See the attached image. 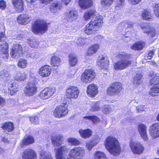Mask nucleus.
Masks as SVG:
<instances>
[{
  "label": "nucleus",
  "instance_id": "13d9d810",
  "mask_svg": "<svg viewBox=\"0 0 159 159\" xmlns=\"http://www.w3.org/2000/svg\"><path fill=\"white\" fill-rule=\"evenodd\" d=\"M68 142L71 145L76 146L80 144V141L78 140H68Z\"/></svg>",
  "mask_w": 159,
  "mask_h": 159
},
{
  "label": "nucleus",
  "instance_id": "f257e3e1",
  "mask_svg": "<svg viewBox=\"0 0 159 159\" xmlns=\"http://www.w3.org/2000/svg\"><path fill=\"white\" fill-rule=\"evenodd\" d=\"M68 150L65 146L57 149L56 153L57 159H82L84 153V150L81 148L76 147L71 149L68 157Z\"/></svg>",
  "mask_w": 159,
  "mask_h": 159
},
{
  "label": "nucleus",
  "instance_id": "c85d7f7f",
  "mask_svg": "<svg viewBox=\"0 0 159 159\" xmlns=\"http://www.w3.org/2000/svg\"><path fill=\"white\" fill-rule=\"evenodd\" d=\"M99 48V46L98 44H95L91 45L88 48L87 55L90 56L96 53Z\"/></svg>",
  "mask_w": 159,
  "mask_h": 159
},
{
  "label": "nucleus",
  "instance_id": "774afa93",
  "mask_svg": "<svg viewBox=\"0 0 159 159\" xmlns=\"http://www.w3.org/2000/svg\"><path fill=\"white\" fill-rule=\"evenodd\" d=\"M70 0H61L62 2L65 5H67L70 2Z\"/></svg>",
  "mask_w": 159,
  "mask_h": 159
},
{
  "label": "nucleus",
  "instance_id": "9d476101",
  "mask_svg": "<svg viewBox=\"0 0 159 159\" xmlns=\"http://www.w3.org/2000/svg\"><path fill=\"white\" fill-rule=\"evenodd\" d=\"M129 146L133 152L136 154L142 153L144 150V148L142 145L139 142L130 141Z\"/></svg>",
  "mask_w": 159,
  "mask_h": 159
},
{
  "label": "nucleus",
  "instance_id": "49530a36",
  "mask_svg": "<svg viewBox=\"0 0 159 159\" xmlns=\"http://www.w3.org/2000/svg\"><path fill=\"white\" fill-rule=\"evenodd\" d=\"M34 140H22L21 142L20 146L21 148L23 147L24 146L33 143Z\"/></svg>",
  "mask_w": 159,
  "mask_h": 159
},
{
  "label": "nucleus",
  "instance_id": "4be33fe9",
  "mask_svg": "<svg viewBox=\"0 0 159 159\" xmlns=\"http://www.w3.org/2000/svg\"><path fill=\"white\" fill-rule=\"evenodd\" d=\"M87 93L89 97H95L98 93L97 86L93 84L89 85L87 88Z\"/></svg>",
  "mask_w": 159,
  "mask_h": 159
},
{
  "label": "nucleus",
  "instance_id": "1a4fd4ad",
  "mask_svg": "<svg viewBox=\"0 0 159 159\" xmlns=\"http://www.w3.org/2000/svg\"><path fill=\"white\" fill-rule=\"evenodd\" d=\"M79 93V90L76 86H70L67 88L66 90V96L67 98L70 100L77 99Z\"/></svg>",
  "mask_w": 159,
  "mask_h": 159
},
{
  "label": "nucleus",
  "instance_id": "72a5a7b5",
  "mask_svg": "<svg viewBox=\"0 0 159 159\" xmlns=\"http://www.w3.org/2000/svg\"><path fill=\"white\" fill-rule=\"evenodd\" d=\"M83 120L86 121L87 120L91 121L93 124H97L100 121L99 118L95 116H89L84 117Z\"/></svg>",
  "mask_w": 159,
  "mask_h": 159
},
{
  "label": "nucleus",
  "instance_id": "2eb2a0df",
  "mask_svg": "<svg viewBox=\"0 0 159 159\" xmlns=\"http://www.w3.org/2000/svg\"><path fill=\"white\" fill-rule=\"evenodd\" d=\"M31 20V16L27 14H20L17 18L18 23L21 25H26L29 23Z\"/></svg>",
  "mask_w": 159,
  "mask_h": 159
},
{
  "label": "nucleus",
  "instance_id": "37998d69",
  "mask_svg": "<svg viewBox=\"0 0 159 159\" xmlns=\"http://www.w3.org/2000/svg\"><path fill=\"white\" fill-rule=\"evenodd\" d=\"M95 159H106L107 157L104 153L100 151H97L94 154Z\"/></svg>",
  "mask_w": 159,
  "mask_h": 159
},
{
  "label": "nucleus",
  "instance_id": "ea45409f",
  "mask_svg": "<svg viewBox=\"0 0 159 159\" xmlns=\"http://www.w3.org/2000/svg\"><path fill=\"white\" fill-rule=\"evenodd\" d=\"M98 142V140H89L86 143V147L89 150H90L93 146L96 145Z\"/></svg>",
  "mask_w": 159,
  "mask_h": 159
},
{
  "label": "nucleus",
  "instance_id": "423d86ee",
  "mask_svg": "<svg viewBox=\"0 0 159 159\" xmlns=\"http://www.w3.org/2000/svg\"><path fill=\"white\" fill-rule=\"evenodd\" d=\"M23 54L24 56H25L27 58L30 57L32 58L35 57L34 53H30L29 52H24L23 53L22 52V49L21 46L18 44H16L14 48L12 49L11 54V55L13 58L15 59H18L19 57H20L21 55Z\"/></svg>",
  "mask_w": 159,
  "mask_h": 159
},
{
  "label": "nucleus",
  "instance_id": "aec40b11",
  "mask_svg": "<svg viewBox=\"0 0 159 159\" xmlns=\"http://www.w3.org/2000/svg\"><path fill=\"white\" fill-rule=\"evenodd\" d=\"M116 6L121 7L124 4L125 0H117ZM114 0H101V4L102 6L104 7H107L110 6L113 3Z\"/></svg>",
  "mask_w": 159,
  "mask_h": 159
},
{
  "label": "nucleus",
  "instance_id": "39448f33",
  "mask_svg": "<svg viewBox=\"0 0 159 159\" xmlns=\"http://www.w3.org/2000/svg\"><path fill=\"white\" fill-rule=\"evenodd\" d=\"M48 26L44 21L38 20L36 21L32 26V31L36 34H43L45 33Z\"/></svg>",
  "mask_w": 159,
  "mask_h": 159
},
{
  "label": "nucleus",
  "instance_id": "412c9836",
  "mask_svg": "<svg viewBox=\"0 0 159 159\" xmlns=\"http://www.w3.org/2000/svg\"><path fill=\"white\" fill-rule=\"evenodd\" d=\"M150 136L153 139L159 137V124L155 123L150 127L149 131Z\"/></svg>",
  "mask_w": 159,
  "mask_h": 159
},
{
  "label": "nucleus",
  "instance_id": "7c9ffc66",
  "mask_svg": "<svg viewBox=\"0 0 159 159\" xmlns=\"http://www.w3.org/2000/svg\"><path fill=\"white\" fill-rule=\"evenodd\" d=\"M13 76L14 79L16 80L23 81L26 78L27 75L24 72L18 71L15 73Z\"/></svg>",
  "mask_w": 159,
  "mask_h": 159
},
{
  "label": "nucleus",
  "instance_id": "5701e85b",
  "mask_svg": "<svg viewBox=\"0 0 159 159\" xmlns=\"http://www.w3.org/2000/svg\"><path fill=\"white\" fill-rule=\"evenodd\" d=\"M78 12L75 10H72L66 12V17L69 21H75L78 17Z\"/></svg>",
  "mask_w": 159,
  "mask_h": 159
},
{
  "label": "nucleus",
  "instance_id": "a18cd8bd",
  "mask_svg": "<svg viewBox=\"0 0 159 159\" xmlns=\"http://www.w3.org/2000/svg\"><path fill=\"white\" fill-rule=\"evenodd\" d=\"M30 46L32 48H38L39 46V42L35 39H30L28 42Z\"/></svg>",
  "mask_w": 159,
  "mask_h": 159
},
{
  "label": "nucleus",
  "instance_id": "c756f323",
  "mask_svg": "<svg viewBox=\"0 0 159 159\" xmlns=\"http://www.w3.org/2000/svg\"><path fill=\"white\" fill-rule=\"evenodd\" d=\"M79 133L81 137L85 139L89 138L92 135V130L90 129H80L79 130Z\"/></svg>",
  "mask_w": 159,
  "mask_h": 159
},
{
  "label": "nucleus",
  "instance_id": "5fc2aeb1",
  "mask_svg": "<svg viewBox=\"0 0 159 159\" xmlns=\"http://www.w3.org/2000/svg\"><path fill=\"white\" fill-rule=\"evenodd\" d=\"M155 52L154 51H149L148 52L146 55L145 56V59H151L154 55Z\"/></svg>",
  "mask_w": 159,
  "mask_h": 159
},
{
  "label": "nucleus",
  "instance_id": "20e7f679",
  "mask_svg": "<svg viewBox=\"0 0 159 159\" xmlns=\"http://www.w3.org/2000/svg\"><path fill=\"white\" fill-rule=\"evenodd\" d=\"M106 148L112 155H118L121 150L118 140H106L105 142Z\"/></svg>",
  "mask_w": 159,
  "mask_h": 159
},
{
  "label": "nucleus",
  "instance_id": "7ed1b4c3",
  "mask_svg": "<svg viewBox=\"0 0 159 159\" xmlns=\"http://www.w3.org/2000/svg\"><path fill=\"white\" fill-rule=\"evenodd\" d=\"M103 22L102 16H97L86 25L84 30L85 33L89 35L95 34L102 26Z\"/></svg>",
  "mask_w": 159,
  "mask_h": 159
},
{
  "label": "nucleus",
  "instance_id": "603ef678",
  "mask_svg": "<svg viewBox=\"0 0 159 159\" xmlns=\"http://www.w3.org/2000/svg\"><path fill=\"white\" fill-rule=\"evenodd\" d=\"M87 42V39L84 38H79L78 39L77 43L78 45L82 46L84 45V44Z\"/></svg>",
  "mask_w": 159,
  "mask_h": 159
},
{
  "label": "nucleus",
  "instance_id": "6e6552de",
  "mask_svg": "<svg viewBox=\"0 0 159 159\" xmlns=\"http://www.w3.org/2000/svg\"><path fill=\"white\" fill-rule=\"evenodd\" d=\"M95 75V73L93 70L87 69L81 75V81L84 83L91 82L94 80Z\"/></svg>",
  "mask_w": 159,
  "mask_h": 159
},
{
  "label": "nucleus",
  "instance_id": "f704fd0d",
  "mask_svg": "<svg viewBox=\"0 0 159 159\" xmlns=\"http://www.w3.org/2000/svg\"><path fill=\"white\" fill-rule=\"evenodd\" d=\"M61 62L60 58L58 57L53 56L51 58V63L52 66L58 67L61 65Z\"/></svg>",
  "mask_w": 159,
  "mask_h": 159
},
{
  "label": "nucleus",
  "instance_id": "8fccbe9b",
  "mask_svg": "<svg viewBox=\"0 0 159 159\" xmlns=\"http://www.w3.org/2000/svg\"><path fill=\"white\" fill-rule=\"evenodd\" d=\"M18 90V86L15 83H13L11 86V95L15 94Z\"/></svg>",
  "mask_w": 159,
  "mask_h": 159
},
{
  "label": "nucleus",
  "instance_id": "e433bc0d",
  "mask_svg": "<svg viewBox=\"0 0 159 159\" xmlns=\"http://www.w3.org/2000/svg\"><path fill=\"white\" fill-rule=\"evenodd\" d=\"M132 23L131 22H123L120 23L118 26V28L120 30L132 28Z\"/></svg>",
  "mask_w": 159,
  "mask_h": 159
},
{
  "label": "nucleus",
  "instance_id": "a211bd4d",
  "mask_svg": "<svg viewBox=\"0 0 159 159\" xmlns=\"http://www.w3.org/2000/svg\"><path fill=\"white\" fill-rule=\"evenodd\" d=\"M97 64L102 69H107L109 65V60L107 57H105L102 56H100L98 58Z\"/></svg>",
  "mask_w": 159,
  "mask_h": 159
},
{
  "label": "nucleus",
  "instance_id": "69168bd1",
  "mask_svg": "<svg viewBox=\"0 0 159 159\" xmlns=\"http://www.w3.org/2000/svg\"><path fill=\"white\" fill-rule=\"evenodd\" d=\"M6 39L5 35L3 33L0 34V42L5 40Z\"/></svg>",
  "mask_w": 159,
  "mask_h": 159
},
{
  "label": "nucleus",
  "instance_id": "c9c22d12",
  "mask_svg": "<svg viewBox=\"0 0 159 159\" xmlns=\"http://www.w3.org/2000/svg\"><path fill=\"white\" fill-rule=\"evenodd\" d=\"M142 16L143 20H150L152 17L151 11L149 10L145 9L142 11Z\"/></svg>",
  "mask_w": 159,
  "mask_h": 159
},
{
  "label": "nucleus",
  "instance_id": "4c0bfd02",
  "mask_svg": "<svg viewBox=\"0 0 159 159\" xmlns=\"http://www.w3.org/2000/svg\"><path fill=\"white\" fill-rule=\"evenodd\" d=\"M100 104L99 102H94L91 103L90 110L92 112L98 111L100 110Z\"/></svg>",
  "mask_w": 159,
  "mask_h": 159
},
{
  "label": "nucleus",
  "instance_id": "4d7b16f0",
  "mask_svg": "<svg viewBox=\"0 0 159 159\" xmlns=\"http://www.w3.org/2000/svg\"><path fill=\"white\" fill-rule=\"evenodd\" d=\"M136 109L137 112H142L144 111L146 109V108L144 106L141 105L139 106L136 107Z\"/></svg>",
  "mask_w": 159,
  "mask_h": 159
},
{
  "label": "nucleus",
  "instance_id": "bf43d9fd",
  "mask_svg": "<svg viewBox=\"0 0 159 159\" xmlns=\"http://www.w3.org/2000/svg\"><path fill=\"white\" fill-rule=\"evenodd\" d=\"M30 120L33 124H37L39 122V118L37 116L30 117Z\"/></svg>",
  "mask_w": 159,
  "mask_h": 159
},
{
  "label": "nucleus",
  "instance_id": "338daca9",
  "mask_svg": "<svg viewBox=\"0 0 159 159\" xmlns=\"http://www.w3.org/2000/svg\"><path fill=\"white\" fill-rule=\"evenodd\" d=\"M24 139H34L33 137L30 134L26 135Z\"/></svg>",
  "mask_w": 159,
  "mask_h": 159
},
{
  "label": "nucleus",
  "instance_id": "6e6d98bb",
  "mask_svg": "<svg viewBox=\"0 0 159 159\" xmlns=\"http://www.w3.org/2000/svg\"><path fill=\"white\" fill-rule=\"evenodd\" d=\"M52 143L54 146H58L62 144V142L61 140H52Z\"/></svg>",
  "mask_w": 159,
  "mask_h": 159
},
{
  "label": "nucleus",
  "instance_id": "a19ab883",
  "mask_svg": "<svg viewBox=\"0 0 159 159\" xmlns=\"http://www.w3.org/2000/svg\"><path fill=\"white\" fill-rule=\"evenodd\" d=\"M28 64V62L26 60L22 59L19 60L18 63V66L20 68L24 69L27 67Z\"/></svg>",
  "mask_w": 159,
  "mask_h": 159
},
{
  "label": "nucleus",
  "instance_id": "6ab92c4d",
  "mask_svg": "<svg viewBox=\"0 0 159 159\" xmlns=\"http://www.w3.org/2000/svg\"><path fill=\"white\" fill-rule=\"evenodd\" d=\"M52 72L50 66L46 65L40 68L39 70V74L42 77H48L50 76Z\"/></svg>",
  "mask_w": 159,
  "mask_h": 159
},
{
  "label": "nucleus",
  "instance_id": "ddd939ff",
  "mask_svg": "<svg viewBox=\"0 0 159 159\" xmlns=\"http://www.w3.org/2000/svg\"><path fill=\"white\" fill-rule=\"evenodd\" d=\"M37 91V88L35 84L33 83L29 82L25 87L24 92L26 95L30 96L34 95Z\"/></svg>",
  "mask_w": 159,
  "mask_h": 159
},
{
  "label": "nucleus",
  "instance_id": "09e8293b",
  "mask_svg": "<svg viewBox=\"0 0 159 159\" xmlns=\"http://www.w3.org/2000/svg\"><path fill=\"white\" fill-rule=\"evenodd\" d=\"M141 75L137 74L135 76L134 78V84H139L141 83L142 80Z\"/></svg>",
  "mask_w": 159,
  "mask_h": 159
},
{
  "label": "nucleus",
  "instance_id": "79ce46f5",
  "mask_svg": "<svg viewBox=\"0 0 159 159\" xmlns=\"http://www.w3.org/2000/svg\"><path fill=\"white\" fill-rule=\"evenodd\" d=\"M40 159H53L50 153L45 151L41 152Z\"/></svg>",
  "mask_w": 159,
  "mask_h": 159
},
{
  "label": "nucleus",
  "instance_id": "dca6fc26",
  "mask_svg": "<svg viewBox=\"0 0 159 159\" xmlns=\"http://www.w3.org/2000/svg\"><path fill=\"white\" fill-rule=\"evenodd\" d=\"M62 5L58 2H55L52 3L50 7V10L52 14L54 16L58 15L61 10Z\"/></svg>",
  "mask_w": 159,
  "mask_h": 159
},
{
  "label": "nucleus",
  "instance_id": "cd10ccee",
  "mask_svg": "<svg viewBox=\"0 0 159 159\" xmlns=\"http://www.w3.org/2000/svg\"><path fill=\"white\" fill-rule=\"evenodd\" d=\"M97 12L94 9L91 10L87 11L84 15V18L85 20L88 21L92 18H93L96 16Z\"/></svg>",
  "mask_w": 159,
  "mask_h": 159
},
{
  "label": "nucleus",
  "instance_id": "3c124183",
  "mask_svg": "<svg viewBox=\"0 0 159 159\" xmlns=\"http://www.w3.org/2000/svg\"><path fill=\"white\" fill-rule=\"evenodd\" d=\"M2 127L4 130V132H6V134L7 133L10 131V123L6 122L3 124Z\"/></svg>",
  "mask_w": 159,
  "mask_h": 159
},
{
  "label": "nucleus",
  "instance_id": "e2e57ef3",
  "mask_svg": "<svg viewBox=\"0 0 159 159\" xmlns=\"http://www.w3.org/2000/svg\"><path fill=\"white\" fill-rule=\"evenodd\" d=\"M3 75H4V76H3L2 75H1L2 76L1 78H3L5 81H8L10 79V76H8V75L6 73H5Z\"/></svg>",
  "mask_w": 159,
  "mask_h": 159
},
{
  "label": "nucleus",
  "instance_id": "f8f14e48",
  "mask_svg": "<svg viewBox=\"0 0 159 159\" xmlns=\"http://www.w3.org/2000/svg\"><path fill=\"white\" fill-rule=\"evenodd\" d=\"M68 111V109L66 107L60 105L55 109L53 112V115L57 117L61 118L66 116Z\"/></svg>",
  "mask_w": 159,
  "mask_h": 159
},
{
  "label": "nucleus",
  "instance_id": "f03ea898",
  "mask_svg": "<svg viewBox=\"0 0 159 159\" xmlns=\"http://www.w3.org/2000/svg\"><path fill=\"white\" fill-rule=\"evenodd\" d=\"M116 57L120 61L113 64L114 69L116 70H122L126 68L132 63L129 60L132 58V55L125 52H121L117 55Z\"/></svg>",
  "mask_w": 159,
  "mask_h": 159
},
{
  "label": "nucleus",
  "instance_id": "de8ad7c7",
  "mask_svg": "<svg viewBox=\"0 0 159 159\" xmlns=\"http://www.w3.org/2000/svg\"><path fill=\"white\" fill-rule=\"evenodd\" d=\"M102 111L104 114H109L111 113L112 109L109 105H105L103 107Z\"/></svg>",
  "mask_w": 159,
  "mask_h": 159
},
{
  "label": "nucleus",
  "instance_id": "a878e982",
  "mask_svg": "<svg viewBox=\"0 0 159 159\" xmlns=\"http://www.w3.org/2000/svg\"><path fill=\"white\" fill-rule=\"evenodd\" d=\"M0 52L3 54V57L5 59L7 58L9 56L8 45L6 42H4L2 44L0 45Z\"/></svg>",
  "mask_w": 159,
  "mask_h": 159
},
{
  "label": "nucleus",
  "instance_id": "bb28decb",
  "mask_svg": "<svg viewBox=\"0 0 159 159\" xmlns=\"http://www.w3.org/2000/svg\"><path fill=\"white\" fill-rule=\"evenodd\" d=\"M79 4L82 9H86L92 5V2L91 0H79Z\"/></svg>",
  "mask_w": 159,
  "mask_h": 159
},
{
  "label": "nucleus",
  "instance_id": "9b49d317",
  "mask_svg": "<svg viewBox=\"0 0 159 159\" xmlns=\"http://www.w3.org/2000/svg\"><path fill=\"white\" fill-rule=\"evenodd\" d=\"M56 91V88L54 87H47L41 91L40 97L43 99H48L53 95Z\"/></svg>",
  "mask_w": 159,
  "mask_h": 159
},
{
  "label": "nucleus",
  "instance_id": "0eeeda50",
  "mask_svg": "<svg viewBox=\"0 0 159 159\" xmlns=\"http://www.w3.org/2000/svg\"><path fill=\"white\" fill-rule=\"evenodd\" d=\"M122 89V85L120 83L114 82L109 86L107 92L109 95H116L119 93Z\"/></svg>",
  "mask_w": 159,
  "mask_h": 159
},
{
  "label": "nucleus",
  "instance_id": "f3484780",
  "mask_svg": "<svg viewBox=\"0 0 159 159\" xmlns=\"http://www.w3.org/2000/svg\"><path fill=\"white\" fill-rule=\"evenodd\" d=\"M23 159H36V154L33 150L30 149L25 150L22 154Z\"/></svg>",
  "mask_w": 159,
  "mask_h": 159
},
{
  "label": "nucleus",
  "instance_id": "0e129e2a",
  "mask_svg": "<svg viewBox=\"0 0 159 159\" xmlns=\"http://www.w3.org/2000/svg\"><path fill=\"white\" fill-rule=\"evenodd\" d=\"M53 0H40V2L45 5H47Z\"/></svg>",
  "mask_w": 159,
  "mask_h": 159
},
{
  "label": "nucleus",
  "instance_id": "c03bdc74",
  "mask_svg": "<svg viewBox=\"0 0 159 159\" xmlns=\"http://www.w3.org/2000/svg\"><path fill=\"white\" fill-rule=\"evenodd\" d=\"M150 85H157L159 84V76L157 75H153V76L150 80Z\"/></svg>",
  "mask_w": 159,
  "mask_h": 159
},
{
  "label": "nucleus",
  "instance_id": "4468645a",
  "mask_svg": "<svg viewBox=\"0 0 159 159\" xmlns=\"http://www.w3.org/2000/svg\"><path fill=\"white\" fill-rule=\"evenodd\" d=\"M139 26L144 33L148 34L152 38L154 37L155 35V30L150 28L149 24L146 23H141L139 24Z\"/></svg>",
  "mask_w": 159,
  "mask_h": 159
},
{
  "label": "nucleus",
  "instance_id": "473e14b6",
  "mask_svg": "<svg viewBox=\"0 0 159 159\" xmlns=\"http://www.w3.org/2000/svg\"><path fill=\"white\" fill-rule=\"evenodd\" d=\"M149 93L152 97L159 96V84L154 85L151 89Z\"/></svg>",
  "mask_w": 159,
  "mask_h": 159
},
{
  "label": "nucleus",
  "instance_id": "393cba45",
  "mask_svg": "<svg viewBox=\"0 0 159 159\" xmlns=\"http://www.w3.org/2000/svg\"><path fill=\"white\" fill-rule=\"evenodd\" d=\"M147 127L143 123L140 124L138 126V130L141 137L143 139L148 138L147 133Z\"/></svg>",
  "mask_w": 159,
  "mask_h": 159
},
{
  "label": "nucleus",
  "instance_id": "58836bf2",
  "mask_svg": "<svg viewBox=\"0 0 159 159\" xmlns=\"http://www.w3.org/2000/svg\"><path fill=\"white\" fill-rule=\"evenodd\" d=\"M70 65L71 66H75L77 63L78 60L76 56L73 54H70L69 57Z\"/></svg>",
  "mask_w": 159,
  "mask_h": 159
},
{
  "label": "nucleus",
  "instance_id": "864d4df0",
  "mask_svg": "<svg viewBox=\"0 0 159 159\" xmlns=\"http://www.w3.org/2000/svg\"><path fill=\"white\" fill-rule=\"evenodd\" d=\"M153 11L155 16L159 19V3L155 5L154 7Z\"/></svg>",
  "mask_w": 159,
  "mask_h": 159
},
{
  "label": "nucleus",
  "instance_id": "2f4dec72",
  "mask_svg": "<svg viewBox=\"0 0 159 159\" xmlns=\"http://www.w3.org/2000/svg\"><path fill=\"white\" fill-rule=\"evenodd\" d=\"M145 43L143 41L137 42L133 44L131 47L132 49L135 50H139L143 49L145 46Z\"/></svg>",
  "mask_w": 159,
  "mask_h": 159
},
{
  "label": "nucleus",
  "instance_id": "680f3d73",
  "mask_svg": "<svg viewBox=\"0 0 159 159\" xmlns=\"http://www.w3.org/2000/svg\"><path fill=\"white\" fill-rule=\"evenodd\" d=\"M6 2L3 0L0 1V8L2 9H4L6 7Z\"/></svg>",
  "mask_w": 159,
  "mask_h": 159
},
{
  "label": "nucleus",
  "instance_id": "b1692460",
  "mask_svg": "<svg viewBox=\"0 0 159 159\" xmlns=\"http://www.w3.org/2000/svg\"><path fill=\"white\" fill-rule=\"evenodd\" d=\"M12 2L15 9L18 12H21L23 11V0H12Z\"/></svg>",
  "mask_w": 159,
  "mask_h": 159
},
{
  "label": "nucleus",
  "instance_id": "052dcab7",
  "mask_svg": "<svg viewBox=\"0 0 159 159\" xmlns=\"http://www.w3.org/2000/svg\"><path fill=\"white\" fill-rule=\"evenodd\" d=\"M129 2L132 5H135L139 3L142 0H128Z\"/></svg>",
  "mask_w": 159,
  "mask_h": 159
}]
</instances>
